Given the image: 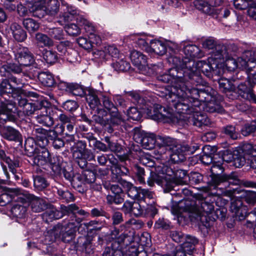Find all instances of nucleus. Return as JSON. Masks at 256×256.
<instances>
[{
	"label": "nucleus",
	"instance_id": "obj_2",
	"mask_svg": "<svg viewBox=\"0 0 256 256\" xmlns=\"http://www.w3.org/2000/svg\"><path fill=\"white\" fill-rule=\"evenodd\" d=\"M134 139L137 143L140 144L146 150L153 148L156 144L158 146V152L160 154L168 152L172 160L174 162L184 160L186 152L189 150L186 146L181 144H174L170 138L161 136L156 137L154 134L141 132L138 130H134Z\"/></svg>",
	"mask_w": 256,
	"mask_h": 256
},
{
	"label": "nucleus",
	"instance_id": "obj_54",
	"mask_svg": "<svg viewBox=\"0 0 256 256\" xmlns=\"http://www.w3.org/2000/svg\"><path fill=\"white\" fill-rule=\"evenodd\" d=\"M66 32L71 36H77L80 34V28L74 24H68L65 26Z\"/></svg>",
	"mask_w": 256,
	"mask_h": 256
},
{
	"label": "nucleus",
	"instance_id": "obj_61",
	"mask_svg": "<svg viewBox=\"0 0 256 256\" xmlns=\"http://www.w3.org/2000/svg\"><path fill=\"white\" fill-rule=\"evenodd\" d=\"M134 172L136 174L137 176L138 180L140 182V184H142L144 182V169L142 168H140L138 166H135L134 168Z\"/></svg>",
	"mask_w": 256,
	"mask_h": 256
},
{
	"label": "nucleus",
	"instance_id": "obj_21",
	"mask_svg": "<svg viewBox=\"0 0 256 256\" xmlns=\"http://www.w3.org/2000/svg\"><path fill=\"white\" fill-rule=\"evenodd\" d=\"M75 224L74 222H70L68 224V226L70 228V230H66L64 233H62V234H58V232H59V228H54V230H52L50 232V234H54V238H52L50 241L52 242L54 240L57 238L60 237L62 235V240L64 242H68L72 240L73 238V235L74 232H75Z\"/></svg>",
	"mask_w": 256,
	"mask_h": 256
},
{
	"label": "nucleus",
	"instance_id": "obj_31",
	"mask_svg": "<svg viewBox=\"0 0 256 256\" xmlns=\"http://www.w3.org/2000/svg\"><path fill=\"white\" fill-rule=\"evenodd\" d=\"M2 101L1 111L2 113L6 114V116L9 114V113L14 112L16 110V108L14 102H12L11 98H8L7 100H2Z\"/></svg>",
	"mask_w": 256,
	"mask_h": 256
},
{
	"label": "nucleus",
	"instance_id": "obj_5",
	"mask_svg": "<svg viewBox=\"0 0 256 256\" xmlns=\"http://www.w3.org/2000/svg\"><path fill=\"white\" fill-rule=\"evenodd\" d=\"M28 160L33 166H41L50 164L53 171L57 172L60 170L59 166L52 162L50 158L49 152L45 148L41 147L38 148L34 154L29 158Z\"/></svg>",
	"mask_w": 256,
	"mask_h": 256
},
{
	"label": "nucleus",
	"instance_id": "obj_14",
	"mask_svg": "<svg viewBox=\"0 0 256 256\" xmlns=\"http://www.w3.org/2000/svg\"><path fill=\"white\" fill-rule=\"evenodd\" d=\"M221 0H196L194 6L196 9L205 14L214 16L215 14L214 6H218Z\"/></svg>",
	"mask_w": 256,
	"mask_h": 256
},
{
	"label": "nucleus",
	"instance_id": "obj_57",
	"mask_svg": "<svg viewBox=\"0 0 256 256\" xmlns=\"http://www.w3.org/2000/svg\"><path fill=\"white\" fill-rule=\"evenodd\" d=\"M170 236L173 240L178 243L181 242L183 243L186 238V236L178 231L172 232Z\"/></svg>",
	"mask_w": 256,
	"mask_h": 256
},
{
	"label": "nucleus",
	"instance_id": "obj_20",
	"mask_svg": "<svg viewBox=\"0 0 256 256\" xmlns=\"http://www.w3.org/2000/svg\"><path fill=\"white\" fill-rule=\"evenodd\" d=\"M119 52L118 48L114 46H105L102 50H98L94 52L96 58L107 60L110 56L117 58Z\"/></svg>",
	"mask_w": 256,
	"mask_h": 256
},
{
	"label": "nucleus",
	"instance_id": "obj_6",
	"mask_svg": "<svg viewBox=\"0 0 256 256\" xmlns=\"http://www.w3.org/2000/svg\"><path fill=\"white\" fill-rule=\"evenodd\" d=\"M73 158L76 160L77 162L81 168L86 166V160H94V155L90 150L86 148V143L78 141L72 147Z\"/></svg>",
	"mask_w": 256,
	"mask_h": 256
},
{
	"label": "nucleus",
	"instance_id": "obj_12",
	"mask_svg": "<svg viewBox=\"0 0 256 256\" xmlns=\"http://www.w3.org/2000/svg\"><path fill=\"white\" fill-rule=\"evenodd\" d=\"M40 108L38 106V112L36 113L37 116L36 117V122L46 126H50L54 124V118L50 115V112H56L58 110L56 108L52 109L44 104H39Z\"/></svg>",
	"mask_w": 256,
	"mask_h": 256
},
{
	"label": "nucleus",
	"instance_id": "obj_39",
	"mask_svg": "<svg viewBox=\"0 0 256 256\" xmlns=\"http://www.w3.org/2000/svg\"><path fill=\"white\" fill-rule=\"evenodd\" d=\"M218 84L220 88L224 92L232 91L235 89L234 85L227 78H221L218 81Z\"/></svg>",
	"mask_w": 256,
	"mask_h": 256
},
{
	"label": "nucleus",
	"instance_id": "obj_9",
	"mask_svg": "<svg viewBox=\"0 0 256 256\" xmlns=\"http://www.w3.org/2000/svg\"><path fill=\"white\" fill-rule=\"evenodd\" d=\"M214 58H217L219 62V67L222 64L228 70L233 71L238 68V63L236 60L231 56L225 46L220 49L216 48L214 52Z\"/></svg>",
	"mask_w": 256,
	"mask_h": 256
},
{
	"label": "nucleus",
	"instance_id": "obj_22",
	"mask_svg": "<svg viewBox=\"0 0 256 256\" xmlns=\"http://www.w3.org/2000/svg\"><path fill=\"white\" fill-rule=\"evenodd\" d=\"M130 58L133 64L140 70L144 68L147 64L146 57L140 52L132 51Z\"/></svg>",
	"mask_w": 256,
	"mask_h": 256
},
{
	"label": "nucleus",
	"instance_id": "obj_63",
	"mask_svg": "<svg viewBox=\"0 0 256 256\" xmlns=\"http://www.w3.org/2000/svg\"><path fill=\"white\" fill-rule=\"evenodd\" d=\"M84 182L86 184H92L96 180V175L92 171H86L84 174Z\"/></svg>",
	"mask_w": 256,
	"mask_h": 256
},
{
	"label": "nucleus",
	"instance_id": "obj_50",
	"mask_svg": "<svg viewBox=\"0 0 256 256\" xmlns=\"http://www.w3.org/2000/svg\"><path fill=\"white\" fill-rule=\"evenodd\" d=\"M126 238H127V236L126 234L122 233L120 234L112 242V246L116 248H117L118 247L122 250L123 246L124 245V242Z\"/></svg>",
	"mask_w": 256,
	"mask_h": 256
},
{
	"label": "nucleus",
	"instance_id": "obj_19",
	"mask_svg": "<svg viewBox=\"0 0 256 256\" xmlns=\"http://www.w3.org/2000/svg\"><path fill=\"white\" fill-rule=\"evenodd\" d=\"M226 181L228 182L229 184L233 185H237L239 184V180L238 177L234 174H232L230 175L223 174L222 176H214L212 177L210 182L212 186L216 187L220 183Z\"/></svg>",
	"mask_w": 256,
	"mask_h": 256
},
{
	"label": "nucleus",
	"instance_id": "obj_30",
	"mask_svg": "<svg viewBox=\"0 0 256 256\" xmlns=\"http://www.w3.org/2000/svg\"><path fill=\"white\" fill-rule=\"evenodd\" d=\"M35 38L36 44L40 47H50L54 44V42L50 38L41 32L36 34Z\"/></svg>",
	"mask_w": 256,
	"mask_h": 256
},
{
	"label": "nucleus",
	"instance_id": "obj_4",
	"mask_svg": "<svg viewBox=\"0 0 256 256\" xmlns=\"http://www.w3.org/2000/svg\"><path fill=\"white\" fill-rule=\"evenodd\" d=\"M214 210V205L205 200H197L190 201L188 200H184V210L190 214V217L192 218L198 220L204 214H208Z\"/></svg>",
	"mask_w": 256,
	"mask_h": 256
},
{
	"label": "nucleus",
	"instance_id": "obj_1",
	"mask_svg": "<svg viewBox=\"0 0 256 256\" xmlns=\"http://www.w3.org/2000/svg\"><path fill=\"white\" fill-rule=\"evenodd\" d=\"M184 88H186L178 90L175 88L174 90L176 93L168 97L170 102H172V108L171 109L172 110L174 109L176 114H174L158 104L155 106L154 110L148 108L144 112L154 120L177 123L184 126L189 124L198 127L209 124L210 121L207 116L198 111L200 110L199 101L206 102L208 100V98L205 96V90H198L199 92L203 91L204 94H202L198 98L194 100L190 94L184 92Z\"/></svg>",
	"mask_w": 256,
	"mask_h": 256
},
{
	"label": "nucleus",
	"instance_id": "obj_52",
	"mask_svg": "<svg viewBox=\"0 0 256 256\" xmlns=\"http://www.w3.org/2000/svg\"><path fill=\"white\" fill-rule=\"evenodd\" d=\"M154 227L156 228L168 230L170 228V222L164 218H160L156 222Z\"/></svg>",
	"mask_w": 256,
	"mask_h": 256
},
{
	"label": "nucleus",
	"instance_id": "obj_13",
	"mask_svg": "<svg viewBox=\"0 0 256 256\" xmlns=\"http://www.w3.org/2000/svg\"><path fill=\"white\" fill-rule=\"evenodd\" d=\"M234 158L232 154L231 153L229 154L228 150H226L224 153L222 158L217 162L213 161L212 158L207 155L202 156V160L204 163L206 164L212 163L211 171L214 174L215 172H218L216 169H218L221 172H222V164L223 161H226L228 162L232 161Z\"/></svg>",
	"mask_w": 256,
	"mask_h": 256
},
{
	"label": "nucleus",
	"instance_id": "obj_27",
	"mask_svg": "<svg viewBox=\"0 0 256 256\" xmlns=\"http://www.w3.org/2000/svg\"><path fill=\"white\" fill-rule=\"evenodd\" d=\"M10 29L14 38L18 42H22L26 38V34L21 26L16 23H13Z\"/></svg>",
	"mask_w": 256,
	"mask_h": 256
},
{
	"label": "nucleus",
	"instance_id": "obj_38",
	"mask_svg": "<svg viewBox=\"0 0 256 256\" xmlns=\"http://www.w3.org/2000/svg\"><path fill=\"white\" fill-rule=\"evenodd\" d=\"M238 88L242 92L240 94L244 98L248 100H254L256 102V98L252 90L248 89L247 86L243 84H241L238 86Z\"/></svg>",
	"mask_w": 256,
	"mask_h": 256
},
{
	"label": "nucleus",
	"instance_id": "obj_56",
	"mask_svg": "<svg viewBox=\"0 0 256 256\" xmlns=\"http://www.w3.org/2000/svg\"><path fill=\"white\" fill-rule=\"evenodd\" d=\"M222 108L218 104L210 102L206 104V110L210 112H221Z\"/></svg>",
	"mask_w": 256,
	"mask_h": 256
},
{
	"label": "nucleus",
	"instance_id": "obj_18",
	"mask_svg": "<svg viewBox=\"0 0 256 256\" xmlns=\"http://www.w3.org/2000/svg\"><path fill=\"white\" fill-rule=\"evenodd\" d=\"M18 198L20 200V203L14 205L11 210L13 216L20 218H24L26 216V206L28 205L25 195L20 196Z\"/></svg>",
	"mask_w": 256,
	"mask_h": 256
},
{
	"label": "nucleus",
	"instance_id": "obj_11",
	"mask_svg": "<svg viewBox=\"0 0 256 256\" xmlns=\"http://www.w3.org/2000/svg\"><path fill=\"white\" fill-rule=\"evenodd\" d=\"M15 56L20 66H16L14 64L11 66V70L16 73H19L22 71V66H28L34 62L33 56L26 48H20L15 54Z\"/></svg>",
	"mask_w": 256,
	"mask_h": 256
},
{
	"label": "nucleus",
	"instance_id": "obj_45",
	"mask_svg": "<svg viewBox=\"0 0 256 256\" xmlns=\"http://www.w3.org/2000/svg\"><path fill=\"white\" fill-rule=\"evenodd\" d=\"M199 48L195 45L188 44L184 48V52L188 56L195 57L198 56Z\"/></svg>",
	"mask_w": 256,
	"mask_h": 256
},
{
	"label": "nucleus",
	"instance_id": "obj_32",
	"mask_svg": "<svg viewBox=\"0 0 256 256\" xmlns=\"http://www.w3.org/2000/svg\"><path fill=\"white\" fill-rule=\"evenodd\" d=\"M57 50L62 55L64 56L66 54H76V52L70 48V43L68 41L60 42L57 46Z\"/></svg>",
	"mask_w": 256,
	"mask_h": 256
},
{
	"label": "nucleus",
	"instance_id": "obj_17",
	"mask_svg": "<svg viewBox=\"0 0 256 256\" xmlns=\"http://www.w3.org/2000/svg\"><path fill=\"white\" fill-rule=\"evenodd\" d=\"M25 197L28 204H30L33 212H40L47 208L48 205L44 200L31 194H27Z\"/></svg>",
	"mask_w": 256,
	"mask_h": 256
},
{
	"label": "nucleus",
	"instance_id": "obj_40",
	"mask_svg": "<svg viewBox=\"0 0 256 256\" xmlns=\"http://www.w3.org/2000/svg\"><path fill=\"white\" fill-rule=\"evenodd\" d=\"M165 181L160 175L154 172H151L147 182L149 186H153L154 183L157 184L158 185L163 186Z\"/></svg>",
	"mask_w": 256,
	"mask_h": 256
},
{
	"label": "nucleus",
	"instance_id": "obj_8",
	"mask_svg": "<svg viewBox=\"0 0 256 256\" xmlns=\"http://www.w3.org/2000/svg\"><path fill=\"white\" fill-rule=\"evenodd\" d=\"M150 48L148 49V54L153 56L156 54L158 56H163L166 54L167 48L172 50L178 49V44L164 40L154 39L150 41Z\"/></svg>",
	"mask_w": 256,
	"mask_h": 256
},
{
	"label": "nucleus",
	"instance_id": "obj_64",
	"mask_svg": "<svg viewBox=\"0 0 256 256\" xmlns=\"http://www.w3.org/2000/svg\"><path fill=\"white\" fill-rule=\"evenodd\" d=\"M78 44L81 47L86 50H90L92 48V45L90 43L89 40H88L86 38L80 37L77 40Z\"/></svg>",
	"mask_w": 256,
	"mask_h": 256
},
{
	"label": "nucleus",
	"instance_id": "obj_16",
	"mask_svg": "<svg viewBox=\"0 0 256 256\" xmlns=\"http://www.w3.org/2000/svg\"><path fill=\"white\" fill-rule=\"evenodd\" d=\"M205 61L200 60L194 62L192 60L188 62L186 64V68H182V70H186L188 72H184V77L185 80H187V78L190 79L192 78L194 76H198L200 72H202V69L204 66Z\"/></svg>",
	"mask_w": 256,
	"mask_h": 256
},
{
	"label": "nucleus",
	"instance_id": "obj_42",
	"mask_svg": "<svg viewBox=\"0 0 256 256\" xmlns=\"http://www.w3.org/2000/svg\"><path fill=\"white\" fill-rule=\"evenodd\" d=\"M34 188L38 190H41L48 186V183L46 180L40 176H34Z\"/></svg>",
	"mask_w": 256,
	"mask_h": 256
},
{
	"label": "nucleus",
	"instance_id": "obj_62",
	"mask_svg": "<svg viewBox=\"0 0 256 256\" xmlns=\"http://www.w3.org/2000/svg\"><path fill=\"white\" fill-rule=\"evenodd\" d=\"M128 96L130 97V100L134 104H138L140 106L144 104V99L141 98L138 93L135 92H130L129 93Z\"/></svg>",
	"mask_w": 256,
	"mask_h": 256
},
{
	"label": "nucleus",
	"instance_id": "obj_41",
	"mask_svg": "<svg viewBox=\"0 0 256 256\" xmlns=\"http://www.w3.org/2000/svg\"><path fill=\"white\" fill-rule=\"evenodd\" d=\"M44 102H38L36 104H32V103H28L24 105V108L22 110L23 112L29 116L32 114L34 112L36 113L38 112V106L40 108V106H39V104L43 105L44 104Z\"/></svg>",
	"mask_w": 256,
	"mask_h": 256
},
{
	"label": "nucleus",
	"instance_id": "obj_58",
	"mask_svg": "<svg viewBox=\"0 0 256 256\" xmlns=\"http://www.w3.org/2000/svg\"><path fill=\"white\" fill-rule=\"evenodd\" d=\"M50 35L56 40H61L63 38V31L60 28H54L50 29L48 32Z\"/></svg>",
	"mask_w": 256,
	"mask_h": 256
},
{
	"label": "nucleus",
	"instance_id": "obj_36",
	"mask_svg": "<svg viewBox=\"0 0 256 256\" xmlns=\"http://www.w3.org/2000/svg\"><path fill=\"white\" fill-rule=\"evenodd\" d=\"M23 26L29 32H34L37 31L39 28V24L35 20L27 18L23 20Z\"/></svg>",
	"mask_w": 256,
	"mask_h": 256
},
{
	"label": "nucleus",
	"instance_id": "obj_29",
	"mask_svg": "<svg viewBox=\"0 0 256 256\" xmlns=\"http://www.w3.org/2000/svg\"><path fill=\"white\" fill-rule=\"evenodd\" d=\"M214 52H212V56L208 58V62H206L204 64L202 72L205 74H208L211 70L219 68V62L217 58H214Z\"/></svg>",
	"mask_w": 256,
	"mask_h": 256
},
{
	"label": "nucleus",
	"instance_id": "obj_10",
	"mask_svg": "<svg viewBox=\"0 0 256 256\" xmlns=\"http://www.w3.org/2000/svg\"><path fill=\"white\" fill-rule=\"evenodd\" d=\"M44 0H38V2H34V9H32V11L36 12V14L44 16L46 13L50 15H54L56 14L59 10L60 2L58 0H48L46 3V5Z\"/></svg>",
	"mask_w": 256,
	"mask_h": 256
},
{
	"label": "nucleus",
	"instance_id": "obj_24",
	"mask_svg": "<svg viewBox=\"0 0 256 256\" xmlns=\"http://www.w3.org/2000/svg\"><path fill=\"white\" fill-rule=\"evenodd\" d=\"M1 134L4 138L8 140L20 141L21 140V134L19 132L10 126L4 128Z\"/></svg>",
	"mask_w": 256,
	"mask_h": 256
},
{
	"label": "nucleus",
	"instance_id": "obj_47",
	"mask_svg": "<svg viewBox=\"0 0 256 256\" xmlns=\"http://www.w3.org/2000/svg\"><path fill=\"white\" fill-rule=\"evenodd\" d=\"M128 118L134 120H139L142 117V114L138 108L135 107H131L127 112Z\"/></svg>",
	"mask_w": 256,
	"mask_h": 256
},
{
	"label": "nucleus",
	"instance_id": "obj_48",
	"mask_svg": "<svg viewBox=\"0 0 256 256\" xmlns=\"http://www.w3.org/2000/svg\"><path fill=\"white\" fill-rule=\"evenodd\" d=\"M58 194L60 198L63 200L64 202H70L74 200L72 194L68 190L59 189L58 190Z\"/></svg>",
	"mask_w": 256,
	"mask_h": 256
},
{
	"label": "nucleus",
	"instance_id": "obj_55",
	"mask_svg": "<svg viewBox=\"0 0 256 256\" xmlns=\"http://www.w3.org/2000/svg\"><path fill=\"white\" fill-rule=\"evenodd\" d=\"M224 132L232 139H236L238 134L236 131L235 127L232 126H228L224 128Z\"/></svg>",
	"mask_w": 256,
	"mask_h": 256
},
{
	"label": "nucleus",
	"instance_id": "obj_60",
	"mask_svg": "<svg viewBox=\"0 0 256 256\" xmlns=\"http://www.w3.org/2000/svg\"><path fill=\"white\" fill-rule=\"evenodd\" d=\"M88 38L90 44L92 45V48L94 47V45H99L100 44L102 40L99 36L93 32L88 36Z\"/></svg>",
	"mask_w": 256,
	"mask_h": 256
},
{
	"label": "nucleus",
	"instance_id": "obj_3",
	"mask_svg": "<svg viewBox=\"0 0 256 256\" xmlns=\"http://www.w3.org/2000/svg\"><path fill=\"white\" fill-rule=\"evenodd\" d=\"M184 72H188L186 70H182L177 68H170L168 74L160 75L158 76V80L164 83H170L172 86L162 88V90L158 92L157 94L161 97H164L168 103L170 108H172V102H170L169 96L176 94L174 89L180 90L184 88V92L190 94L192 98L194 100L198 98L200 94H204L202 90L198 91L197 88H189L186 85V80L184 77Z\"/></svg>",
	"mask_w": 256,
	"mask_h": 256
},
{
	"label": "nucleus",
	"instance_id": "obj_23",
	"mask_svg": "<svg viewBox=\"0 0 256 256\" xmlns=\"http://www.w3.org/2000/svg\"><path fill=\"white\" fill-rule=\"evenodd\" d=\"M86 100L92 109L96 108L100 104L98 97V92L94 89L88 88L86 90Z\"/></svg>",
	"mask_w": 256,
	"mask_h": 256
},
{
	"label": "nucleus",
	"instance_id": "obj_46",
	"mask_svg": "<svg viewBox=\"0 0 256 256\" xmlns=\"http://www.w3.org/2000/svg\"><path fill=\"white\" fill-rule=\"evenodd\" d=\"M58 56L55 52L46 50L44 54V58L48 64L54 63L57 60Z\"/></svg>",
	"mask_w": 256,
	"mask_h": 256
},
{
	"label": "nucleus",
	"instance_id": "obj_26",
	"mask_svg": "<svg viewBox=\"0 0 256 256\" xmlns=\"http://www.w3.org/2000/svg\"><path fill=\"white\" fill-rule=\"evenodd\" d=\"M198 243V239L190 235L186 236V238L184 242L180 245L186 252L187 254H192L195 250V246Z\"/></svg>",
	"mask_w": 256,
	"mask_h": 256
},
{
	"label": "nucleus",
	"instance_id": "obj_28",
	"mask_svg": "<svg viewBox=\"0 0 256 256\" xmlns=\"http://www.w3.org/2000/svg\"><path fill=\"white\" fill-rule=\"evenodd\" d=\"M150 36L145 34H138L134 40L137 45L148 53V49L150 48V41L152 40L149 38Z\"/></svg>",
	"mask_w": 256,
	"mask_h": 256
},
{
	"label": "nucleus",
	"instance_id": "obj_15",
	"mask_svg": "<svg viewBox=\"0 0 256 256\" xmlns=\"http://www.w3.org/2000/svg\"><path fill=\"white\" fill-rule=\"evenodd\" d=\"M22 92L19 88H14L9 81L4 80L0 84V100H7L8 98H15L18 94Z\"/></svg>",
	"mask_w": 256,
	"mask_h": 256
},
{
	"label": "nucleus",
	"instance_id": "obj_59",
	"mask_svg": "<svg viewBox=\"0 0 256 256\" xmlns=\"http://www.w3.org/2000/svg\"><path fill=\"white\" fill-rule=\"evenodd\" d=\"M112 174L121 176L123 174H126L128 173V170L124 166L120 167L118 165H114L112 167Z\"/></svg>",
	"mask_w": 256,
	"mask_h": 256
},
{
	"label": "nucleus",
	"instance_id": "obj_37",
	"mask_svg": "<svg viewBox=\"0 0 256 256\" xmlns=\"http://www.w3.org/2000/svg\"><path fill=\"white\" fill-rule=\"evenodd\" d=\"M62 2L63 6L66 7V8L64 9V10L66 11V12L60 18H62L64 22H67L71 19L72 16L76 14V9L74 7L68 4L64 1H62Z\"/></svg>",
	"mask_w": 256,
	"mask_h": 256
},
{
	"label": "nucleus",
	"instance_id": "obj_33",
	"mask_svg": "<svg viewBox=\"0 0 256 256\" xmlns=\"http://www.w3.org/2000/svg\"><path fill=\"white\" fill-rule=\"evenodd\" d=\"M77 22L83 26L86 32L90 34L95 31V28L91 22L83 16H80L76 18Z\"/></svg>",
	"mask_w": 256,
	"mask_h": 256
},
{
	"label": "nucleus",
	"instance_id": "obj_7",
	"mask_svg": "<svg viewBox=\"0 0 256 256\" xmlns=\"http://www.w3.org/2000/svg\"><path fill=\"white\" fill-rule=\"evenodd\" d=\"M120 184L126 190L128 197L138 201L144 200L146 198H153L154 194L147 189L134 186L132 183L125 180H121Z\"/></svg>",
	"mask_w": 256,
	"mask_h": 256
},
{
	"label": "nucleus",
	"instance_id": "obj_34",
	"mask_svg": "<svg viewBox=\"0 0 256 256\" xmlns=\"http://www.w3.org/2000/svg\"><path fill=\"white\" fill-rule=\"evenodd\" d=\"M38 79L44 85L46 86H52L54 84V77L49 72H42L40 74Z\"/></svg>",
	"mask_w": 256,
	"mask_h": 256
},
{
	"label": "nucleus",
	"instance_id": "obj_51",
	"mask_svg": "<svg viewBox=\"0 0 256 256\" xmlns=\"http://www.w3.org/2000/svg\"><path fill=\"white\" fill-rule=\"evenodd\" d=\"M13 198L12 194L9 193L8 190H6L0 195V206H4L10 202Z\"/></svg>",
	"mask_w": 256,
	"mask_h": 256
},
{
	"label": "nucleus",
	"instance_id": "obj_53",
	"mask_svg": "<svg viewBox=\"0 0 256 256\" xmlns=\"http://www.w3.org/2000/svg\"><path fill=\"white\" fill-rule=\"evenodd\" d=\"M104 186L107 190L110 189L114 194H123L122 188L116 184H112L109 182H106L104 184Z\"/></svg>",
	"mask_w": 256,
	"mask_h": 256
},
{
	"label": "nucleus",
	"instance_id": "obj_25",
	"mask_svg": "<svg viewBox=\"0 0 256 256\" xmlns=\"http://www.w3.org/2000/svg\"><path fill=\"white\" fill-rule=\"evenodd\" d=\"M46 211L42 214V218L46 222H50L54 220L59 219L64 216L62 211L57 210L53 206L47 207Z\"/></svg>",
	"mask_w": 256,
	"mask_h": 256
},
{
	"label": "nucleus",
	"instance_id": "obj_43",
	"mask_svg": "<svg viewBox=\"0 0 256 256\" xmlns=\"http://www.w3.org/2000/svg\"><path fill=\"white\" fill-rule=\"evenodd\" d=\"M112 66L114 68L119 72L127 71L130 68V64L129 62L122 59L112 64Z\"/></svg>",
	"mask_w": 256,
	"mask_h": 256
},
{
	"label": "nucleus",
	"instance_id": "obj_49",
	"mask_svg": "<svg viewBox=\"0 0 256 256\" xmlns=\"http://www.w3.org/2000/svg\"><path fill=\"white\" fill-rule=\"evenodd\" d=\"M102 256H122V252L118 247L116 248L112 246L105 249Z\"/></svg>",
	"mask_w": 256,
	"mask_h": 256
},
{
	"label": "nucleus",
	"instance_id": "obj_44",
	"mask_svg": "<svg viewBox=\"0 0 256 256\" xmlns=\"http://www.w3.org/2000/svg\"><path fill=\"white\" fill-rule=\"evenodd\" d=\"M36 132L38 133L44 134V136H38V138H46L48 136L51 140H54L55 138H57L58 136V132L54 130H50L49 131H47L42 128H38L36 129Z\"/></svg>",
	"mask_w": 256,
	"mask_h": 256
},
{
	"label": "nucleus",
	"instance_id": "obj_35",
	"mask_svg": "<svg viewBox=\"0 0 256 256\" xmlns=\"http://www.w3.org/2000/svg\"><path fill=\"white\" fill-rule=\"evenodd\" d=\"M63 214H78L80 215H85L86 212L84 210H80L76 204H71L68 206H62L61 207Z\"/></svg>",
	"mask_w": 256,
	"mask_h": 256
}]
</instances>
